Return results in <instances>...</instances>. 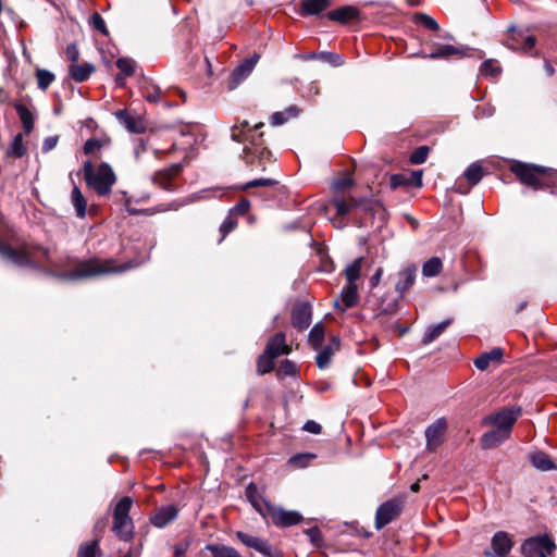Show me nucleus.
Returning <instances> with one entry per match:
<instances>
[{"label":"nucleus","instance_id":"f257e3e1","mask_svg":"<svg viewBox=\"0 0 557 557\" xmlns=\"http://www.w3.org/2000/svg\"><path fill=\"white\" fill-rule=\"evenodd\" d=\"M0 257L16 267L42 271L70 281L122 273L137 267V263L132 261L116 264L114 259L90 258L77 262L73 270L57 273L64 267L74 264L72 257L69 255L53 257L48 248L33 243H24L14 248L8 243L0 242Z\"/></svg>","mask_w":557,"mask_h":557},{"label":"nucleus","instance_id":"f03ea898","mask_svg":"<svg viewBox=\"0 0 557 557\" xmlns=\"http://www.w3.org/2000/svg\"><path fill=\"white\" fill-rule=\"evenodd\" d=\"M263 126V123H258L251 127L248 121H242L235 124L231 131V138L234 141L244 144V159L247 163L252 164V156L264 158L265 154H270V151L263 147L262 133L256 134L255 131Z\"/></svg>","mask_w":557,"mask_h":557},{"label":"nucleus","instance_id":"7ed1b4c3","mask_svg":"<svg viewBox=\"0 0 557 557\" xmlns=\"http://www.w3.org/2000/svg\"><path fill=\"white\" fill-rule=\"evenodd\" d=\"M83 174L87 186L94 189L99 196L110 194L116 182V175L111 165L107 162H102L98 168H95L91 161L87 160L83 165Z\"/></svg>","mask_w":557,"mask_h":557},{"label":"nucleus","instance_id":"20e7f679","mask_svg":"<svg viewBox=\"0 0 557 557\" xmlns=\"http://www.w3.org/2000/svg\"><path fill=\"white\" fill-rule=\"evenodd\" d=\"M416 276L417 267L414 264H409L399 271L398 281L395 284V290L398 294V298H392L389 300L382 298L376 308L377 314L395 313L398 309V299L401 298L404 293L414 284Z\"/></svg>","mask_w":557,"mask_h":557},{"label":"nucleus","instance_id":"39448f33","mask_svg":"<svg viewBox=\"0 0 557 557\" xmlns=\"http://www.w3.org/2000/svg\"><path fill=\"white\" fill-rule=\"evenodd\" d=\"M511 172L522 184L535 190L548 187L547 178L550 174V170L547 168L517 162L511 165Z\"/></svg>","mask_w":557,"mask_h":557},{"label":"nucleus","instance_id":"423d86ee","mask_svg":"<svg viewBox=\"0 0 557 557\" xmlns=\"http://www.w3.org/2000/svg\"><path fill=\"white\" fill-rule=\"evenodd\" d=\"M331 205L336 209V215L344 216L351 212L363 213L364 216L373 215L380 208V205L368 198H345L344 196H334Z\"/></svg>","mask_w":557,"mask_h":557},{"label":"nucleus","instance_id":"0eeeda50","mask_svg":"<svg viewBox=\"0 0 557 557\" xmlns=\"http://www.w3.org/2000/svg\"><path fill=\"white\" fill-rule=\"evenodd\" d=\"M132 506L133 499L128 496H124L117 502L113 510L112 531L122 541H129L133 537L134 524L129 517Z\"/></svg>","mask_w":557,"mask_h":557},{"label":"nucleus","instance_id":"6e6552de","mask_svg":"<svg viewBox=\"0 0 557 557\" xmlns=\"http://www.w3.org/2000/svg\"><path fill=\"white\" fill-rule=\"evenodd\" d=\"M521 412L522 409L520 407H504L497 412L486 416L482 423L484 425H493L508 435H511L512 428L521 416Z\"/></svg>","mask_w":557,"mask_h":557},{"label":"nucleus","instance_id":"1a4fd4ad","mask_svg":"<svg viewBox=\"0 0 557 557\" xmlns=\"http://www.w3.org/2000/svg\"><path fill=\"white\" fill-rule=\"evenodd\" d=\"M555 549L556 545L548 535L531 536L520 547V552L524 557H547Z\"/></svg>","mask_w":557,"mask_h":557},{"label":"nucleus","instance_id":"9d476101","mask_svg":"<svg viewBox=\"0 0 557 557\" xmlns=\"http://www.w3.org/2000/svg\"><path fill=\"white\" fill-rule=\"evenodd\" d=\"M404 508V500L401 498H392L381 504L376 509L374 527L382 530L388 523L397 519Z\"/></svg>","mask_w":557,"mask_h":557},{"label":"nucleus","instance_id":"9b49d317","mask_svg":"<svg viewBox=\"0 0 557 557\" xmlns=\"http://www.w3.org/2000/svg\"><path fill=\"white\" fill-rule=\"evenodd\" d=\"M265 509H268V517L271 522L278 528H288L301 522L302 516L296 510H285L276 507L269 502H264Z\"/></svg>","mask_w":557,"mask_h":557},{"label":"nucleus","instance_id":"f8f14e48","mask_svg":"<svg viewBox=\"0 0 557 557\" xmlns=\"http://www.w3.org/2000/svg\"><path fill=\"white\" fill-rule=\"evenodd\" d=\"M236 537L247 547L253 548L267 557H283L282 550L274 547L268 540L250 535L243 531L236 532Z\"/></svg>","mask_w":557,"mask_h":557},{"label":"nucleus","instance_id":"ddd939ff","mask_svg":"<svg viewBox=\"0 0 557 557\" xmlns=\"http://www.w3.org/2000/svg\"><path fill=\"white\" fill-rule=\"evenodd\" d=\"M509 32L510 34L505 44L507 48L525 53L534 48L536 44L534 36L527 34L524 30L517 29L516 27H511Z\"/></svg>","mask_w":557,"mask_h":557},{"label":"nucleus","instance_id":"4468645a","mask_svg":"<svg viewBox=\"0 0 557 557\" xmlns=\"http://www.w3.org/2000/svg\"><path fill=\"white\" fill-rule=\"evenodd\" d=\"M447 431V421L445 418H438L425 430L426 449L435 451L444 441Z\"/></svg>","mask_w":557,"mask_h":557},{"label":"nucleus","instance_id":"2eb2a0df","mask_svg":"<svg viewBox=\"0 0 557 557\" xmlns=\"http://www.w3.org/2000/svg\"><path fill=\"white\" fill-rule=\"evenodd\" d=\"M183 170L182 163H174L166 169L156 172L151 181L154 185L166 191H173L175 189L172 180L177 176Z\"/></svg>","mask_w":557,"mask_h":557},{"label":"nucleus","instance_id":"dca6fc26","mask_svg":"<svg viewBox=\"0 0 557 557\" xmlns=\"http://www.w3.org/2000/svg\"><path fill=\"white\" fill-rule=\"evenodd\" d=\"M259 59L260 55L258 53H253L232 72L231 81L228 83V88L231 90L235 89L244 79L250 75Z\"/></svg>","mask_w":557,"mask_h":557},{"label":"nucleus","instance_id":"f3484780","mask_svg":"<svg viewBox=\"0 0 557 557\" xmlns=\"http://www.w3.org/2000/svg\"><path fill=\"white\" fill-rule=\"evenodd\" d=\"M312 311L308 302L297 304L292 312L293 326L304 331L311 324Z\"/></svg>","mask_w":557,"mask_h":557},{"label":"nucleus","instance_id":"a211bd4d","mask_svg":"<svg viewBox=\"0 0 557 557\" xmlns=\"http://www.w3.org/2000/svg\"><path fill=\"white\" fill-rule=\"evenodd\" d=\"M358 285L347 283L341 293V298L335 300L334 306L341 311H345L355 307L358 304Z\"/></svg>","mask_w":557,"mask_h":557},{"label":"nucleus","instance_id":"6ab92c4d","mask_svg":"<svg viewBox=\"0 0 557 557\" xmlns=\"http://www.w3.org/2000/svg\"><path fill=\"white\" fill-rule=\"evenodd\" d=\"M272 357L277 358L282 355H288L290 347L286 344V336L283 332H278L268 339L264 349Z\"/></svg>","mask_w":557,"mask_h":557},{"label":"nucleus","instance_id":"aec40b11","mask_svg":"<svg viewBox=\"0 0 557 557\" xmlns=\"http://www.w3.org/2000/svg\"><path fill=\"white\" fill-rule=\"evenodd\" d=\"M491 545L494 557H505L511 550L513 542L507 532L498 531L493 535Z\"/></svg>","mask_w":557,"mask_h":557},{"label":"nucleus","instance_id":"412c9836","mask_svg":"<svg viewBox=\"0 0 557 557\" xmlns=\"http://www.w3.org/2000/svg\"><path fill=\"white\" fill-rule=\"evenodd\" d=\"M178 509L174 505H168L159 508L151 517L150 521L154 527L164 528L176 519Z\"/></svg>","mask_w":557,"mask_h":557},{"label":"nucleus","instance_id":"4be33fe9","mask_svg":"<svg viewBox=\"0 0 557 557\" xmlns=\"http://www.w3.org/2000/svg\"><path fill=\"white\" fill-rule=\"evenodd\" d=\"M504 356V350L499 347H495L490 351H485L481 354L475 360L474 366L476 369L484 371L492 363L498 364L500 363Z\"/></svg>","mask_w":557,"mask_h":557},{"label":"nucleus","instance_id":"5701e85b","mask_svg":"<svg viewBox=\"0 0 557 557\" xmlns=\"http://www.w3.org/2000/svg\"><path fill=\"white\" fill-rule=\"evenodd\" d=\"M509 437L510 435L494 426L491 431L482 435L481 446L483 449L496 448Z\"/></svg>","mask_w":557,"mask_h":557},{"label":"nucleus","instance_id":"b1692460","mask_svg":"<svg viewBox=\"0 0 557 557\" xmlns=\"http://www.w3.org/2000/svg\"><path fill=\"white\" fill-rule=\"evenodd\" d=\"M454 54H466L463 48H457L451 45H434L433 50L430 53H420L425 59H448Z\"/></svg>","mask_w":557,"mask_h":557},{"label":"nucleus","instance_id":"393cba45","mask_svg":"<svg viewBox=\"0 0 557 557\" xmlns=\"http://www.w3.org/2000/svg\"><path fill=\"white\" fill-rule=\"evenodd\" d=\"M119 122L131 133L140 134L145 131L141 119L128 114L125 110H119L115 113Z\"/></svg>","mask_w":557,"mask_h":557},{"label":"nucleus","instance_id":"a878e982","mask_svg":"<svg viewBox=\"0 0 557 557\" xmlns=\"http://www.w3.org/2000/svg\"><path fill=\"white\" fill-rule=\"evenodd\" d=\"M339 349V339L338 337H332V341L329 345L324 346L317 355L315 362L319 369H325L329 367L332 357L336 350Z\"/></svg>","mask_w":557,"mask_h":557},{"label":"nucleus","instance_id":"bb28decb","mask_svg":"<svg viewBox=\"0 0 557 557\" xmlns=\"http://www.w3.org/2000/svg\"><path fill=\"white\" fill-rule=\"evenodd\" d=\"M246 496L252 507L264 518L268 517V509H265L264 502H267L258 492L255 483H249L246 487Z\"/></svg>","mask_w":557,"mask_h":557},{"label":"nucleus","instance_id":"cd10ccee","mask_svg":"<svg viewBox=\"0 0 557 557\" xmlns=\"http://www.w3.org/2000/svg\"><path fill=\"white\" fill-rule=\"evenodd\" d=\"M359 11L355 7L346 5L341 7L336 10L330 11L326 13V17L330 21L338 22V23H346L350 20H354L358 16Z\"/></svg>","mask_w":557,"mask_h":557},{"label":"nucleus","instance_id":"c85d7f7f","mask_svg":"<svg viewBox=\"0 0 557 557\" xmlns=\"http://www.w3.org/2000/svg\"><path fill=\"white\" fill-rule=\"evenodd\" d=\"M531 465L539 471L557 470V465L544 451H536L529 456Z\"/></svg>","mask_w":557,"mask_h":557},{"label":"nucleus","instance_id":"c756f323","mask_svg":"<svg viewBox=\"0 0 557 557\" xmlns=\"http://www.w3.org/2000/svg\"><path fill=\"white\" fill-rule=\"evenodd\" d=\"M331 5V0H301L302 15H318Z\"/></svg>","mask_w":557,"mask_h":557},{"label":"nucleus","instance_id":"7c9ffc66","mask_svg":"<svg viewBox=\"0 0 557 557\" xmlns=\"http://www.w3.org/2000/svg\"><path fill=\"white\" fill-rule=\"evenodd\" d=\"M14 109L16 110V113L18 114V117L21 120L24 133L26 135L30 134L34 129V114L33 112L23 103L16 102L14 104Z\"/></svg>","mask_w":557,"mask_h":557},{"label":"nucleus","instance_id":"2f4dec72","mask_svg":"<svg viewBox=\"0 0 557 557\" xmlns=\"http://www.w3.org/2000/svg\"><path fill=\"white\" fill-rule=\"evenodd\" d=\"M451 323L453 319H446L438 324L430 325L422 337V344L429 345L434 342Z\"/></svg>","mask_w":557,"mask_h":557},{"label":"nucleus","instance_id":"473e14b6","mask_svg":"<svg viewBox=\"0 0 557 557\" xmlns=\"http://www.w3.org/2000/svg\"><path fill=\"white\" fill-rule=\"evenodd\" d=\"M364 262L363 257H359L355 259L350 264H348L344 270V275L348 284H357L361 275L362 264Z\"/></svg>","mask_w":557,"mask_h":557},{"label":"nucleus","instance_id":"72a5a7b5","mask_svg":"<svg viewBox=\"0 0 557 557\" xmlns=\"http://www.w3.org/2000/svg\"><path fill=\"white\" fill-rule=\"evenodd\" d=\"M94 70V65L89 63L74 64L70 66V75L75 82L82 83L91 75Z\"/></svg>","mask_w":557,"mask_h":557},{"label":"nucleus","instance_id":"f704fd0d","mask_svg":"<svg viewBox=\"0 0 557 557\" xmlns=\"http://www.w3.org/2000/svg\"><path fill=\"white\" fill-rule=\"evenodd\" d=\"M205 549L210 552L212 557H242L234 547L223 544H208Z\"/></svg>","mask_w":557,"mask_h":557},{"label":"nucleus","instance_id":"c9c22d12","mask_svg":"<svg viewBox=\"0 0 557 557\" xmlns=\"http://www.w3.org/2000/svg\"><path fill=\"white\" fill-rule=\"evenodd\" d=\"M71 200H72V205L75 208L76 215L81 219L85 218L86 209H87V201H86L85 197L83 196L81 189L76 185L72 189Z\"/></svg>","mask_w":557,"mask_h":557},{"label":"nucleus","instance_id":"e433bc0d","mask_svg":"<svg viewBox=\"0 0 557 557\" xmlns=\"http://www.w3.org/2000/svg\"><path fill=\"white\" fill-rule=\"evenodd\" d=\"M26 152V148L23 144L22 134H16L7 149V157L10 158H22Z\"/></svg>","mask_w":557,"mask_h":557},{"label":"nucleus","instance_id":"4c0bfd02","mask_svg":"<svg viewBox=\"0 0 557 557\" xmlns=\"http://www.w3.org/2000/svg\"><path fill=\"white\" fill-rule=\"evenodd\" d=\"M325 329L322 323H317L310 330L308 335V342L312 346L313 349H319L324 339Z\"/></svg>","mask_w":557,"mask_h":557},{"label":"nucleus","instance_id":"58836bf2","mask_svg":"<svg viewBox=\"0 0 557 557\" xmlns=\"http://www.w3.org/2000/svg\"><path fill=\"white\" fill-rule=\"evenodd\" d=\"M77 557H101L99 541L95 540L92 542H85L81 544Z\"/></svg>","mask_w":557,"mask_h":557},{"label":"nucleus","instance_id":"ea45409f","mask_svg":"<svg viewBox=\"0 0 557 557\" xmlns=\"http://www.w3.org/2000/svg\"><path fill=\"white\" fill-rule=\"evenodd\" d=\"M116 67L120 70V73L116 75V83L119 85L122 84V81L125 77L131 76L134 73L133 61L131 59H127V58H120V59H117Z\"/></svg>","mask_w":557,"mask_h":557},{"label":"nucleus","instance_id":"a19ab883","mask_svg":"<svg viewBox=\"0 0 557 557\" xmlns=\"http://www.w3.org/2000/svg\"><path fill=\"white\" fill-rule=\"evenodd\" d=\"M443 263L437 257H432L424 262L422 267V274L426 277H433L442 272Z\"/></svg>","mask_w":557,"mask_h":557},{"label":"nucleus","instance_id":"79ce46f5","mask_svg":"<svg viewBox=\"0 0 557 557\" xmlns=\"http://www.w3.org/2000/svg\"><path fill=\"white\" fill-rule=\"evenodd\" d=\"M274 357L268 354L265 350L257 359V372L260 375L270 373L274 368Z\"/></svg>","mask_w":557,"mask_h":557},{"label":"nucleus","instance_id":"37998d69","mask_svg":"<svg viewBox=\"0 0 557 557\" xmlns=\"http://www.w3.org/2000/svg\"><path fill=\"white\" fill-rule=\"evenodd\" d=\"M466 180L471 186L476 185L483 177V168L479 163H472L463 173Z\"/></svg>","mask_w":557,"mask_h":557},{"label":"nucleus","instance_id":"c03bdc74","mask_svg":"<svg viewBox=\"0 0 557 557\" xmlns=\"http://www.w3.org/2000/svg\"><path fill=\"white\" fill-rule=\"evenodd\" d=\"M480 73L483 76L497 77L502 73V67L494 59L485 60L480 66Z\"/></svg>","mask_w":557,"mask_h":557},{"label":"nucleus","instance_id":"a18cd8bd","mask_svg":"<svg viewBox=\"0 0 557 557\" xmlns=\"http://www.w3.org/2000/svg\"><path fill=\"white\" fill-rule=\"evenodd\" d=\"M413 22L433 32L440 29L438 23L431 15H428L425 13H416L413 15Z\"/></svg>","mask_w":557,"mask_h":557},{"label":"nucleus","instance_id":"49530a36","mask_svg":"<svg viewBox=\"0 0 557 557\" xmlns=\"http://www.w3.org/2000/svg\"><path fill=\"white\" fill-rule=\"evenodd\" d=\"M36 78L38 87L46 90L54 81V75L48 70L39 69L36 71Z\"/></svg>","mask_w":557,"mask_h":557},{"label":"nucleus","instance_id":"de8ad7c7","mask_svg":"<svg viewBox=\"0 0 557 557\" xmlns=\"http://www.w3.org/2000/svg\"><path fill=\"white\" fill-rule=\"evenodd\" d=\"M298 113V109L296 107H289L285 112H275L271 116V123L273 125H282L284 124L288 117L296 116Z\"/></svg>","mask_w":557,"mask_h":557},{"label":"nucleus","instance_id":"09e8293b","mask_svg":"<svg viewBox=\"0 0 557 557\" xmlns=\"http://www.w3.org/2000/svg\"><path fill=\"white\" fill-rule=\"evenodd\" d=\"M109 140L100 139V138H90L84 145V152L86 154H94L99 151L102 147H104Z\"/></svg>","mask_w":557,"mask_h":557},{"label":"nucleus","instance_id":"8fccbe9b","mask_svg":"<svg viewBox=\"0 0 557 557\" xmlns=\"http://www.w3.org/2000/svg\"><path fill=\"white\" fill-rule=\"evenodd\" d=\"M430 148L428 146H420L413 150L410 156V162L412 164H422L425 162L429 156Z\"/></svg>","mask_w":557,"mask_h":557},{"label":"nucleus","instance_id":"3c124183","mask_svg":"<svg viewBox=\"0 0 557 557\" xmlns=\"http://www.w3.org/2000/svg\"><path fill=\"white\" fill-rule=\"evenodd\" d=\"M237 225V218L228 212L227 216L223 221L220 226V232L222 233V239L231 233Z\"/></svg>","mask_w":557,"mask_h":557},{"label":"nucleus","instance_id":"603ef678","mask_svg":"<svg viewBox=\"0 0 557 557\" xmlns=\"http://www.w3.org/2000/svg\"><path fill=\"white\" fill-rule=\"evenodd\" d=\"M90 23L96 30L100 32L104 36H108L109 32L106 22L98 12L92 13Z\"/></svg>","mask_w":557,"mask_h":557},{"label":"nucleus","instance_id":"864d4df0","mask_svg":"<svg viewBox=\"0 0 557 557\" xmlns=\"http://www.w3.org/2000/svg\"><path fill=\"white\" fill-rule=\"evenodd\" d=\"M250 209V202L248 199L246 198H243L240 199L236 206H234L231 210H230V213L233 214L234 216H239V215H245L246 213H248Z\"/></svg>","mask_w":557,"mask_h":557},{"label":"nucleus","instance_id":"5fc2aeb1","mask_svg":"<svg viewBox=\"0 0 557 557\" xmlns=\"http://www.w3.org/2000/svg\"><path fill=\"white\" fill-rule=\"evenodd\" d=\"M276 184H277V182L272 178H257V180H252V181L246 183L242 187V189L246 190L248 188H253V187H259V186H274Z\"/></svg>","mask_w":557,"mask_h":557},{"label":"nucleus","instance_id":"6e6d98bb","mask_svg":"<svg viewBox=\"0 0 557 557\" xmlns=\"http://www.w3.org/2000/svg\"><path fill=\"white\" fill-rule=\"evenodd\" d=\"M143 95L148 101L157 102L160 99V88L158 86L144 87Z\"/></svg>","mask_w":557,"mask_h":557},{"label":"nucleus","instance_id":"4d7b16f0","mask_svg":"<svg viewBox=\"0 0 557 557\" xmlns=\"http://www.w3.org/2000/svg\"><path fill=\"white\" fill-rule=\"evenodd\" d=\"M304 532H305V534L308 535L310 542L314 546H320L321 545L322 536H321L320 529L318 527L309 528V529L305 530Z\"/></svg>","mask_w":557,"mask_h":557},{"label":"nucleus","instance_id":"13d9d810","mask_svg":"<svg viewBox=\"0 0 557 557\" xmlns=\"http://www.w3.org/2000/svg\"><path fill=\"white\" fill-rule=\"evenodd\" d=\"M320 58L329 63H331L333 66H341L344 64V60L342 55L333 52H322L320 54Z\"/></svg>","mask_w":557,"mask_h":557},{"label":"nucleus","instance_id":"bf43d9fd","mask_svg":"<svg viewBox=\"0 0 557 557\" xmlns=\"http://www.w3.org/2000/svg\"><path fill=\"white\" fill-rule=\"evenodd\" d=\"M296 372V366L290 360H284L280 364L278 374H282L284 376H292Z\"/></svg>","mask_w":557,"mask_h":557},{"label":"nucleus","instance_id":"052dcab7","mask_svg":"<svg viewBox=\"0 0 557 557\" xmlns=\"http://www.w3.org/2000/svg\"><path fill=\"white\" fill-rule=\"evenodd\" d=\"M314 455L310 454H298L289 459V462L296 467H306L308 461L312 459Z\"/></svg>","mask_w":557,"mask_h":557},{"label":"nucleus","instance_id":"680f3d73","mask_svg":"<svg viewBox=\"0 0 557 557\" xmlns=\"http://www.w3.org/2000/svg\"><path fill=\"white\" fill-rule=\"evenodd\" d=\"M193 543V537L187 536L174 546L175 556H183Z\"/></svg>","mask_w":557,"mask_h":557},{"label":"nucleus","instance_id":"e2e57ef3","mask_svg":"<svg viewBox=\"0 0 557 557\" xmlns=\"http://www.w3.org/2000/svg\"><path fill=\"white\" fill-rule=\"evenodd\" d=\"M391 185L393 188H397L399 186H409V180H407L406 174H394L391 177Z\"/></svg>","mask_w":557,"mask_h":557},{"label":"nucleus","instance_id":"0e129e2a","mask_svg":"<svg viewBox=\"0 0 557 557\" xmlns=\"http://www.w3.org/2000/svg\"><path fill=\"white\" fill-rule=\"evenodd\" d=\"M407 180H409V186L421 187L422 186V171H412L409 175H407Z\"/></svg>","mask_w":557,"mask_h":557},{"label":"nucleus","instance_id":"69168bd1","mask_svg":"<svg viewBox=\"0 0 557 557\" xmlns=\"http://www.w3.org/2000/svg\"><path fill=\"white\" fill-rule=\"evenodd\" d=\"M352 184H354L352 178L349 177V176H345V177H342V178L337 180L334 183V187L337 190H344V189L350 187Z\"/></svg>","mask_w":557,"mask_h":557},{"label":"nucleus","instance_id":"338daca9","mask_svg":"<svg viewBox=\"0 0 557 557\" xmlns=\"http://www.w3.org/2000/svg\"><path fill=\"white\" fill-rule=\"evenodd\" d=\"M304 430L312 434H320L322 426L313 420H308L304 425Z\"/></svg>","mask_w":557,"mask_h":557},{"label":"nucleus","instance_id":"774afa93","mask_svg":"<svg viewBox=\"0 0 557 557\" xmlns=\"http://www.w3.org/2000/svg\"><path fill=\"white\" fill-rule=\"evenodd\" d=\"M58 141H59L58 136L47 137L42 143V147H41L42 151L48 152V151L52 150L57 146Z\"/></svg>","mask_w":557,"mask_h":557}]
</instances>
